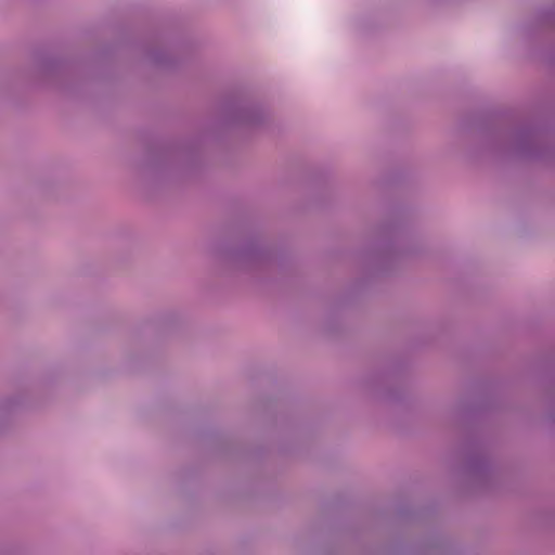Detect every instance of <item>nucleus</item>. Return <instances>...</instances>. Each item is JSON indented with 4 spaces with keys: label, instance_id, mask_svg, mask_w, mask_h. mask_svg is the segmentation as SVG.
<instances>
[{
    "label": "nucleus",
    "instance_id": "f257e3e1",
    "mask_svg": "<svg viewBox=\"0 0 555 555\" xmlns=\"http://www.w3.org/2000/svg\"><path fill=\"white\" fill-rule=\"evenodd\" d=\"M466 474L469 480L479 487H487L492 479V470L483 456L476 455L467 462Z\"/></svg>",
    "mask_w": 555,
    "mask_h": 555
},
{
    "label": "nucleus",
    "instance_id": "f03ea898",
    "mask_svg": "<svg viewBox=\"0 0 555 555\" xmlns=\"http://www.w3.org/2000/svg\"><path fill=\"white\" fill-rule=\"evenodd\" d=\"M535 133L530 130H520L515 134V149L519 154L533 156V145L535 144Z\"/></svg>",
    "mask_w": 555,
    "mask_h": 555
},
{
    "label": "nucleus",
    "instance_id": "7ed1b4c3",
    "mask_svg": "<svg viewBox=\"0 0 555 555\" xmlns=\"http://www.w3.org/2000/svg\"><path fill=\"white\" fill-rule=\"evenodd\" d=\"M259 256V253L257 249L253 248V247H248V248H244L240 251H237L235 255H234V260L241 264V266H245V264H248L249 262H253L254 260H256Z\"/></svg>",
    "mask_w": 555,
    "mask_h": 555
},
{
    "label": "nucleus",
    "instance_id": "20e7f679",
    "mask_svg": "<svg viewBox=\"0 0 555 555\" xmlns=\"http://www.w3.org/2000/svg\"><path fill=\"white\" fill-rule=\"evenodd\" d=\"M261 120V113L250 108H243L240 111L237 121L247 125H256Z\"/></svg>",
    "mask_w": 555,
    "mask_h": 555
},
{
    "label": "nucleus",
    "instance_id": "39448f33",
    "mask_svg": "<svg viewBox=\"0 0 555 555\" xmlns=\"http://www.w3.org/2000/svg\"><path fill=\"white\" fill-rule=\"evenodd\" d=\"M540 18L542 20L543 23L554 24L555 23V11L541 12Z\"/></svg>",
    "mask_w": 555,
    "mask_h": 555
}]
</instances>
